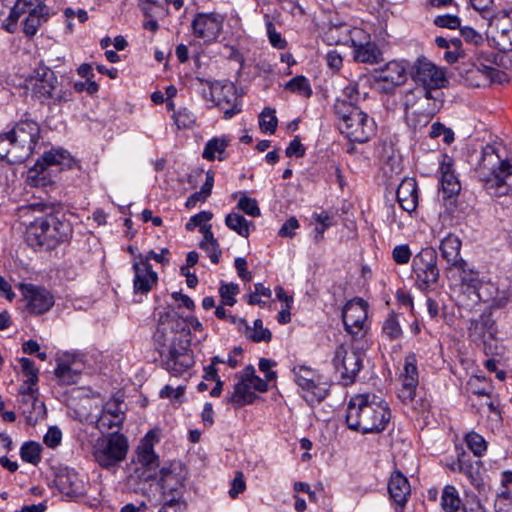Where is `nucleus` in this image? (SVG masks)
<instances>
[{
  "mask_svg": "<svg viewBox=\"0 0 512 512\" xmlns=\"http://www.w3.org/2000/svg\"><path fill=\"white\" fill-rule=\"evenodd\" d=\"M157 320L153 341L159 352L162 367L172 376H182L194 365L186 321L173 309L163 308L155 313Z\"/></svg>",
  "mask_w": 512,
  "mask_h": 512,
  "instance_id": "1",
  "label": "nucleus"
},
{
  "mask_svg": "<svg viewBox=\"0 0 512 512\" xmlns=\"http://www.w3.org/2000/svg\"><path fill=\"white\" fill-rule=\"evenodd\" d=\"M21 212L34 218L26 227V241L31 247L54 248L72 236L71 224L53 214L46 203H31L22 207Z\"/></svg>",
  "mask_w": 512,
  "mask_h": 512,
  "instance_id": "2",
  "label": "nucleus"
},
{
  "mask_svg": "<svg viewBox=\"0 0 512 512\" xmlns=\"http://www.w3.org/2000/svg\"><path fill=\"white\" fill-rule=\"evenodd\" d=\"M387 403L374 393H361L351 397L346 410V423L362 434L382 432L389 423Z\"/></svg>",
  "mask_w": 512,
  "mask_h": 512,
  "instance_id": "3",
  "label": "nucleus"
},
{
  "mask_svg": "<svg viewBox=\"0 0 512 512\" xmlns=\"http://www.w3.org/2000/svg\"><path fill=\"white\" fill-rule=\"evenodd\" d=\"M40 138L39 125L30 119L18 122L14 128L0 135V158L9 163H21L34 151Z\"/></svg>",
  "mask_w": 512,
  "mask_h": 512,
  "instance_id": "4",
  "label": "nucleus"
},
{
  "mask_svg": "<svg viewBox=\"0 0 512 512\" xmlns=\"http://www.w3.org/2000/svg\"><path fill=\"white\" fill-rule=\"evenodd\" d=\"M478 174L490 195L500 197L512 193V164L502 160L494 147L483 150Z\"/></svg>",
  "mask_w": 512,
  "mask_h": 512,
  "instance_id": "5",
  "label": "nucleus"
},
{
  "mask_svg": "<svg viewBox=\"0 0 512 512\" xmlns=\"http://www.w3.org/2000/svg\"><path fill=\"white\" fill-rule=\"evenodd\" d=\"M334 109L339 129L350 141L364 143L374 135V120L358 106L345 99H337Z\"/></svg>",
  "mask_w": 512,
  "mask_h": 512,
  "instance_id": "6",
  "label": "nucleus"
},
{
  "mask_svg": "<svg viewBox=\"0 0 512 512\" xmlns=\"http://www.w3.org/2000/svg\"><path fill=\"white\" fill-rule=\"evenodd\" d=\"M204 99L214 103L222 112L225 119H231L240 113L241 102L232 83L198 79Z\"/></svg>",
  "mask_w": 512,
  "mask_h": 512,
  "instance_id": "7",
  "label": "nucleus"
},
{
  "mask_svg": "<svg viewBox=\"0 0 512 512\" xmlns=\"http://www.w3.org/2000/svg\"><path fill=\"white\" fill-rule=\"evenodd\" d=\"M367 340L354 341L351 348L340 345L335 350L334 367L344 385L352 384L362 368L363 351L368 348Z\"/></svg>",
  "mask_w": 512,
  "mask_h": 512,
  "instance_id": "8",
  "label": "nucleus"
},
{
  "mask_svg": "<svg viewBox=\"0 0 512 512\" xmlns=\"http://www.w3.org/2000/svg\"><path fill=\"white\" fill-rule=\"evenodd\" d=\"M401 104L406 114L434 116L443 105V92L440 90L430 91L424 87L414 86L404 92Z\"/></svg>",
  "mask_w": 512,
  "mask_h": 512,
  "instance_id": "9",
  "label": "nucleus"
},
{
  "mask_svg": "<svg viewBox=\"0 0 512 512\" xmlns=\"http://www.w3.org/2000/svg\"><path fill=\"white\" fill-rule=\"evenodd\" d=\"M127 439L117 432L98 438L93 444L92 454L95 461L109 469L122 462L128 452Z\"/></svg>",
  "mask_w": 512,
  "mask_h": 512,
  "instance_id": "10",
  "label": "nucleus"
},
{
  "mask_svg": "<svg viewBox=\"0 0 512 512\" xmlns=\"http://www.w3.org/2000/svg\"><path fill=\"white\" fill-rule=\"evenodd\" d=\"M32 93L40 102L53 99L54 103L66 101V92L55 94L57 77L54 72L44 65H39L30 77Z\"/></svg>",
  "mask_w": 512,
  "mask_h": 512,
  "instance_id": "11",
  "label": "nucleus"
},
{
  "mask_svg": "<svg viewBox=\"0 0 512 512\" xmlns=\"http://www.w3.org/2000/svg\"><path fill=\"white\" fill-rule=\"evenodd\" d=\"M293 373L296 383L304 391V398L308 402H320L326 397L328 383L319 373L306 366L294 367Z\"/></svg>",
  "mask_w": 512,
  "mask_h": 512,
  "instance_id": "12",
  "label": "nucleus"
},
{
  "mask_svg": "<svg viewBox=\"0 0 512 512\" xmlns=\"http://www.w3.org/2000/svg\"><path fill=\"white\" fill-rule=\"evenodd\" d=\"M23 10L22 33L28 39H33L41 26L50 19V8L38 0H21Z\"/></svg>",
  "mask_w": 512,
  "mask_h": 512,
  "instance_id": "13",
  "label": "nucleus"
},
{
  "mask_svg": "<svg viewBox=\"0 0 512 512\" xmlns=\"http://www.w3.org/2000/svg\"><path fill=\"white\" fill-rule=\"evenodd\" d=\"M346 331L356 337L354 341L366 340L367 303L362 299L349 301L342 311Z\"/></svg>",
  "mask_w": 512,
  "mask_h": 512,
  "instance_id": "14",
  "label": "nucleus"
},
{
  "mask_svg": "<svg viewBox=\"0 0 512 512\" xmlns=\"http://www.w3.org/2000/svg\"><path fill=\"white\" fill-rule=\"evenodd\" d=\"M452 276H458L460 279V282L455 284L452 289L456 304L465 309L474 308L479 303L477 274L467 268L462 274L454 273Z\"/></svg>",
  "mask_w": 512,
  "mask_h": 512,
  "instance_id": "15",
  "label": "nucleus"
},
{
  "mask_svg": "<svg viewBox=\"0 0 512 512\" xmlns=\"http://www.w3.org/2000/svg\"><path fill=\"white\" fill-rule=\"evenodd\" d=\"M25 308L30 314L40 315L49 311L55 303L54 296L45 287L30 283L19 285Z\"/></svg>",
  "mask_w": 512,
  "mask_h": 512,
  "instance_id": "16",
  "label": "nucleus"
},
{
  "mask_svg": "<svg viewBox=\"0 0 512 512\" xmlns=\"http://www.w3.org/2000/svg\"><path fill=\"white\" fill-rule=\"evenodd\" d=\"M223 21V17L217 13H197L191 23L193 35L211 43L221 34Z\"/></svg>",
  "mask_w": 512,
  "mask_h": 512,
  "instance_id": "17",
  "label": "nucleus"
},
{
  "mask_svg": "<svg viewBox=\"0 0 512 512\" xmlns=\"http://www.w3.org/2000/svg\"><path fill=\"white\" fill-rule=\"evenodd\" d=\"M413 270L425 287L435 284L439 278L436 251L430 247L422 249L414 258Z\"/></svg>",
  "mask_w": 512,
  "mask_h": 512,
  "instance_id": "18",
  "label": "nucleus"
},
{
  "mask_svg": "<svg viewBox=\"0 0 512 512\" xmlns=\"http://www.w3.org/2000/svg\"><path fill=\"white\" fill-rule=\"evenodd\" d=\"M413 80L416 86L427 88L430 91H441L447 82L444 72L426 60H418L415 64Z\"/></svg>",
  "mask_w": 512,
  "mask_h": 512,
  "instance_id": "19",
  "label": "nucleus"
},
{
  "mask_svg": "<svg viewBox=\"0 0 512 512\" xmlns=\"http://www.w3.org/2000/svg\"><path fill=\"white\" fill-rule=\"evenodd\" d=\"M461 246L460 238L454 234H448L441 240L439 249L451 275L454 273L462 274L468 268L466 261L460 255Z\"/></svg>",
  "mask_w": 512,
  "mask_h": 512,
  "instance_id": "20",
  "label": "nucleus"
},
{
  "mask_svg": "<svg viewBox=\"0 0 512 512\" xmlns=\"http://www.w3.org/2000/svg\"><path fill=\"white\" fill-rule=\"evenodd\" d=\"M468 332L474 341H481L484 344L486 353L494 352L496 346L493 347L491 342L495 340L498 330L490 314H482L478 319L470 320Z\"/></svg>",
  "mask_w": 512,
  "mask_h": 512,
  "instance_id": "21",
  "label": "nucleus"
},
{
  "mask_svg": "<svg viewBox=\"0 0 512 512\" xmlns=\"http://www.w3.org/2000/svg\"><path fill=\"white\" fill-rule=\"evenodd\" d=\"M497 54L493 51L478 53L476 58V69L472 73L480 74L481 81L477 86H485L491 83H501L505 80V73L496 68Z\"/></svg>",
  "mask_w": 512,
  "mask_h": 512,
  "instance_id": "22",
  "label": "nucleus"
},
{
  "mask_svg": "<svg viewBox=\"0 0 512 512\" xmlns=\"http://www.w3.org/2000/svg\"><path fill=\"white\" fill-rule=\"evenodd\" d=\"M150 433H148L141 445L137 449V467L139 479L141 481H148L157 475L159 467L158 456L154 453L153 444L150 441Z\"/></svg>",
  "mask_w": 512,
  "mask_h": 512,
  "instance_id": "23",
  "label": "nucleus"
},
{
  "mask_svg": "<svg viewBox=\"0 0 512 512\" xmlns=\"http://www.w3.org/2000/svg\"><path fill=\"white\" fill-rule=\"evenodd\" d=\"M68 153L64 150H55L45 152L40 160H38L35 165L29 169L28 171V182L31 185L38 186L43 184V180L45 176L41 175L45 172V170L52 165H61L65 160L68 159Z\"/></svg>",
  "mask_w": 512,
  "mask_h": 512,
  "instance_id": "24",
  "label": "nucleus"
},
{
  "mask_svg": "<svg viewBox=\"0 0 512 512\" xmlns=\"http://www.w3.org/2000/svg\"><path fill=\"white\" fill-rule=\"evenodd\" d=\"M134 280L133 287L135 293L147 294L157 284V273L152 270L147 260H135L133 263Z\"/></svg>",
  "mask_w": 512,
  "mask_h": 512,
  "instance_id": "25",
  "label": "nucleus"
},
{
  "mask_svg": "<svg viewBox=\"0 0 512 512\" xmlns=\"http://www.w3.org/2000/svg\"><path fill=\"white\" fill-rule=\"evenodd\" d=\"M56 486L62 494L68 497L79 496L84 490V483L79 474L69 468H64L57 474Z\"/></svg>",
  "mask_w": 512,
  "mask_h": 512,
  "instance_id": "26",
  "label": "nucleus"
},
{
  "mask_svg": "<svg viewBox=\"0 0 512 512\" xmlns=\"http://www.w3.org/2000/svg\"><path fill=\"white\" fill-rule=\"evenodd\" d=\"M397 201L401 208L411 213L418 205V187L414 178H405L398 186Z\"/></svg>",
  "mask_w": 512,
  "mask_h": 512,
  "instance_id": "27",
  "label": "nucleus"
},
{
  "mask_svg": "<svg viewBox=\"0 0 512 512\" xmlns=\"http://www.w3.org/2000/svg\"><path fill=\"white\" fill-rule=\"evenodd\" d=\"M390 498L400 507H403L411 493L408 479L398 470L394 471L388 482Z\"/></svg>",
  "mask_w": 512,
  "mask_h": 512,
  "instance_id": "28",
  "label": "nucleus"
},
{
  "mask_svg": "<svg viewBox=\"0 0 512 512\" xmlns=\"http://www.w3.org/2000/svg\"><path fill=\"white\" fill-rule=\"evenodd\" d=\"M236 377L238 381L234 385L233 392L227 396L226 401L236 407L252 403L256 395L252 390L249 380L244 379V369Z\"/></svg>",
  "mask_w": 512,
  "mask_h": 512,
  "instance_id": "29",
  "label": "nucleus"
},
{
  "mask_svg": "<svg viewBox=\"0 0 512 512\" xmlns=\"http://www.w3.org/2000/svg\"><path fill=\"white\" fill-rule=\"evenodd\" d=\"M479 302L488 303L493 308H502L508 302V296L504 290H499L496 284L492 282H482L478 284Z\"/></svg>",
  "mask_w": 512,
  "mask_h": 512,
  "instance_id": "30",
  "label": "nucleus"
},
{
  "mask_svg": "<svg viewBox=\"0 0 512 512\" xmlns=\"http://www.w3.org/2000/svg\"><path fill=\"white\" fill-rule=\"evenodd\" d=\"M82 372V364L75 359L58 360L55 376L64 385L76 384Z\"/></svg>",
  "mask_w": 512,
  "mask_h": 512,
  "instance_id": "31",
  "label": "nucleus"
},
{
  "mask_svg": "<svg viewBox=\"0 0 512 512\" xmlns=\"http://www.w3.org/2000/svg\"><path fill=\"white\" fill-rule=\"evenodd\" d=\"M19 407L29 423H36L46 415V408L39 394H30L19 398Z\"/></svg>",
  "mask_w": 512,
  "mask_h": 512,
  "instance_id": "32",
  "label": "nucleus"
},
{
  "mask_svg": "<svg viewBox=\"0 0 512 512\" xmlns=\"http://www.w3.org/2000/svg\"><path fill=\"white\" fill-rule=\"evenodd\" d=\"M500 488L495 499L496 512H512V471L501 473Z\"/></svg>",
  "mask_w": 512,
  "mask_h": 512,
  "instance_id": "33",
  "label": "nucleus"
},
{
  "mask_svg": "<svg viewBox=\"0 0 512 512\" xmlns=\"http://www.w3.org/2000/svg\"><path fill=\"white\" fill-rule=\"evenodd\" d=\"M440 173V182L443 194L448 198L457 195L461 190V185L453 170V163L451 159L448 158L447 161L444 160L441 163Z\"/></svg>",
  "mask_w": 512,
  "mask_h": 512,
  "instance_id": "34",
  "label": "nucleus"
},
{
  "mask_svg": "<svg viewBox=\"0 0 512 512\" xmlns=\"http://www.w3.org/2000/svg\"><path fill=\"white\" fill-rule=\"evenodd\" d=\"M354 47V58L361 63L376 64L382 61V52L375 43H357L352 40Z\"/></svg>",
  "mask_w": 512,
  "mask_h": 512,
  "instance_id": "35",
  "label": "nucleus"
},
{
  "mask_svg": "<svg viewBox=\"0 0 512 512\" xmlns=\"http://www.w3.org/2000/svg\"><path fill=\"white\" fill-rule=\"evenodd\" d=\"M406 65L401 61L388 62L379 72V79L400 85L406 80Z\"/></svg>",
  "mask_w": 512,
  "mask_h": 512,
  "instance_id": "36",
  "label": "nucleus"
},
{
  "mask_svg": "<svg viewBox=\"0 0 512 512\" xmlns=\"http://www.w3.org/2000/svg\"><path fill=\"white\" fill-rule=\"evenodd\" d=\"M462 466L461 473L467 477L470 483L475 487H481L483 485L481 461L472 460L468 455L462 453Z\"/></svg>",
  "mask_w": 512,
  "mask_h": 512,
  "instance_id": "37",
  "label": "nucleus"
},
{
  "mask_svg": "<svg viewBox=\"0 0 512 512\" xmlns=\"http://www.w3.org/2000/svg\"><path fill=\"white\" fill-rule=\"evenodd\" d=\"M442 512H462L463 504L457 489L452 485H446L441 495Z\"/></svg>",
  "mask_w": 512,
  "mask_h": 512,
  "instance_id": "38",
  "label": "nucleus"
},
{
  "mask_svg": "<svg viewBox=\"0 0 512 512\" xmlns=\"http://www.w3.org/2000/svg\"><path fill=\"white\" fill-rule=\"evenodd\" d=\"M228 146V140L225 137H215L210 139L203 150L202 157L208 161L218 159L224 160L225 150Z\"/></svg>",
  "mask_w": 512,
  "mask_h": 512,
  "instance_id": "39",
  "label": "nucleus"
},
{
  "mask_svg": "<svg viewBox=\"0 0 512 512\" xmlns=\"http://www.w3.org/2000/svg\"><path fill=\"white\" fill-rule=\"evenodd\" d=\"M244 326L245 335L247 338L254 342H269L271 340V332L263 327V322L260 319L254 321V326L251 328L248 326L246 320L239 319V327Z\"/></svg>",
  "mask_w": 512,
  "mask_h": 512,
  "instance_id": "40",
  "label": "nucleus"
},
{
  "mask_svg": "<svg viewBox=\"0 0 512 512\" xmlns=\"http://www.w3.org/2000/svg\"><path fill=\"white\" fill-rule=\"evenodd\" d=\"M403 331L399 321V315L390 313L382 324V336L390 341L398 340L402 337Z\"/></svg>",
  "mask_w": 512,
  "mask_h": 512,
  "instance_id": "41",
  "label": "nucleus"
},
{
  "mask_svg": "<svg viewBox=\"0 0 512 512\" xmlns=\"http://www.w3.org/2000/svg\"><path fill=\"white\" fill-rule=\"evenodd\" d=\"M226 226L235 231L238 235L247 238L250 233V224L242 215L238 213H229L225 218Z\"/></svg>",
  "mask_w": 512,
  "mask_h": 512,
  "instance_id": "42",
  "label": "nucleus"
},
{
  "mask_svg": "<svg viewBox=\"0 0 512 512\" xmlns=\"http://www.w3.org/2000/svg\"><path fill=\"white\" fill-rule=\"evenodd\" d=\"M160 483L164 494L177 492L182 487L181 478L167 468L160 470Z\"/></svg>",
  "mask_w": 512,
  "mask_h": 512,
  "instance_id": "43",
  "label": "nucleus"
},
{
  "mask_svg": "<svg viewBox=\"0 0 512 512\" xmlns=\"http://www.w3.org/2000/svg\"><path fill=\"white\" fill-rule=\"evenodd\" d=\"M401 382H407L418 385V369L415 354H409L405 357L404 373L401 375Z\"/></svg>",
  "mask_w": 512,
  "mask_h": 512,
  "instance_id": "44",
  "label": "nucleus"
},
{
  "mask_svg": "<svg viewBox=\"0 0 512 512\" xmlns=\"http://www.w3.org/2000/svg\"><path fill=\"white\" fill-rule=\"evenodd\" d=\"M21 5V0H17L11 8L8 17L2 22V28L10 34L17 32L18 21L23 16Z\"/></svg>",
  "mask_w": 512,
  "mask_h": 512,
  "instance_id": "45",
  "label": "nucleus"
},
{
  "mask_svg": "<svg viewBox=\"0 0 512 512\" xmlns=\"http://www.w3.org/2000/svg\"><path fill=\"white\" fill-rule=\"evenodd\" d=\"M277 122L275 110L269 107L265 108L259 115V126L264 133L274 134L277 128Z\"/></svg>",
  "mask_w": 512,
  "mask_h": 512,
  "instance_id": "46",
  "label": "nucleus"
},
{
  "mask_svg": "<svg viewBox=\"0 0 512 512\" xmlns=\"http://www.w3.org/2000/svg\"><path fill=\"white\" fill-rule=\"evenodd\" d=\"M23 461L36 465L41 460V446L35 442L25 443L20 450Z\"/></svg>",
  "mask_w": 512,
  "mask_h": 512,
  "instance_id": "47",
  "label": "nucleus"
},
{
  "mask_svg": "<svg viewBox=\"0 0 512 512\" xmlns=\"http://www.w3.org/2000/svg\"><path fill=\"white\" fill-rule=\"evenodd\" d=\"M465 442L467 447L473 452L475 456L480 457L487 450V442L481 435L475 432L468 433L465 436Z\"/></svg>",
  "mask_w": 512,
  "mask_h": 512,
  "instance_id": "48",
  "label": "nucleus"
},
{
  "mask_svg": "<svg viewBox=\"0 0 512 512\" xmlns=\"http://www.w3.org/2000/svg\"><path fill=\"white\" fill-rule=\"evenodd\" d=\"M285 88L304 97H310L312 93L309 81L304 76H296L292 78L286 84Z\"/></svg>",
  "mask_w": 512,
  "mask_h": 512,
  "instance_id": "49",
  "label": "nucleus"
},
{
  "mask_svg": "<svg viewBox=\"0 0 512 512\" xmlns=\"http://www.w3.org/2000/svg\"><path fill=\"white\" fill-rule=\"evenodd\" d=\"M244 379L249 380L253 392L258 391L263 393L268 390L267 381L257 376L255 368L251 365L244 368Z\"/></svg>",
  "mask_w": 512,
  "mask_h": 512,
  "instance_id": "50",
  "label": "nucleus"
},
{
  "mask_svg": "<svg viewBox=\"0 0 512 512\" xmlns=\"http://www.w3.org/2000/svg\"><path fill=\"white\" fill-rule=\"evenodd\" d=\"M173 120L177 129L191 128L195 123V115L187 108H181L173 114Z\"/></svg>",
  "mask_w": 512,
  "mask_h": 512,
  "instance_id": "51",
  "label": "nucleus"
},
{
  "mask_svg": "<svg viewBox=\"0 0 512 512\" xmlns=\"http://www.w3.org/2000/svg\"><path fill=\"white\" fill-rule=\"evenodd\" d=\"M312 218L318 223L314 229V240L319 242L323 238V233L328 229L331 223V217L327 212L313 213Z\"/></svg>",
  "mask_w": 512,
  "mask_h": 512,
  "instance_id": "52",
  "label": "nucleus"
},
{
  "mask_svg": "<svg viewBox=\"0 0 512 512\" xmlns=\"http://www.w3.org/2000/svg\"><path fill=\"white\" fill-rule=\"evenodd\" d=\"M124 419L118 415H111L102 413L97 419L96 426L99 430H111L113 428H120Z\"/></svg>",
  "mask_w": 512,
  "mask_h": 512,
  "instance_id": "53",
  "label": "nucleus"
},
{
  "mask_svg": "<svg viewBox=\"0 0 512 512\" xmlns=\"http://www.w3.org/2000/svg\"><path fill=\"white\" fill-rule=\"evenodd\" d=\"M239 291V287L235 283L222 284L219 288V294L223 305L233 306L236 303L235 296Z\"/></svg>",
  "mask_w": 512,
  "mask_h": 512,
  "instance_id": "54",
  "label": "nucleus"
},
{
  "mask_svg": "<svg viewBox=\"0 0 512 512\" xmlns=\"http://www.w3.org/2000/svg\"><path fill=\"white\" fill-rule=\"evenodd\" d=\"M237 207L252 217H258L261 213L257 201L245 195L240 198Z\"/></svg>",
  "mask_w": 512,
  "mask_h": 512,
  "instance_id": "55",
  "label": "nucleus"
},
{
  "mask_svg": "<svg viewBox=\"0 0 512 512\" xmlns=\"http://www.w3.org/2000/svg\"><path fill=\"white\" fill-rule=\"evenodd\" d=\"M411 255L412 253L408 244L397 245L392 251V258L399 265L407 264L410 261Z\"/></svg>",
  "mask_w": 512,
  "mask_h": 512,
  "instance_id": "56",
  "label": "nucleus"
},
{
  "mask_svg": "<svg viewBox=\"0 0 512 512\" xmlns=\"http://www.w3.org/2000/svg\"><path fill=\"white\" fill-rule=\"evenodd\" d=\"M213 217V214L209 211H201L190 218V220L186 223V230L192 231L196 227L201 228V226L206 225L208 221H210Z\"/></svg>",
  "mask_w": 512,
  "mask_h": 512,
  "instance_id": "57",
  "label": "nucleus"
},
{
  "mask_svg": "<svg viewBox=\"0 0 512 512\" xmlns=\"http://www.w3.org/2000/svg\"><path fill=\"white\" fill-rule=\"evenodd\" d=\"M267 35L269 42L274 48L284 49L287 46V42L284 38H282L281 34L276 31V28L272 22H267Z\"/></svg>",
  "mask_w": 512,
  "mask_h": 512,
  "instance_id": "58",
  "label": "nucleus"
},
{
  "mask_svg": "<svg viewBox=\"0 0 512 512\" xmlns=\"http://www.w3.org/2000/svg\"><path fill=\"white\" fill-rule=\"evenodd\" d=\"M64 16L66 18V27L69 32L73 31V24L71 20L74 17L77 18L80 23H84L88 20V13L84 9H78L77 11H74L72 8H66L64 10Z\"/></svg>",
  "mask_w": 512,
  "mask_h": 512,
  "instance_id": "59",
  "label": "nucleus"
},
{
  "mask_svg": "<svg viewBox=\"0 0 512 512\" xmlns=\"http://www.w3.org/2000/svg\"><path fill=\"white\" fill-rule=\"evenodd\" d=\"M22 373L28 380L38 381V369L35 367L34 362L29 358H21L19 360Z\"/></svg>",
  "mask_w": 512,
  "mask_h": 512,
  "instance_id": "60",
  "label": "nucleus"
},
{
  "mask_svg": "<svg viewBox=\"0 0 512 512\" xmlns=\"http://www.w3.org/2000/svg\"><path fill=\"white\" fill-rule=\"evenodd\" d=\"M460 19L455 15H440L437 16L434 20L435 25L438 27L455 29L460 26Z\"/></svg>",
  "mask_w": 512,
  "mask_h": 512,
  "instance_id": "61",
  "label": "nucleus"
},
{
  "mask_svg": "<svg viewBox=\"0 0 512 512\" xmlns=\"http://www.w3.org/2000/svg\"><path fill=\"white\" fill-rule=\"evenodd\" d=\"M246 489V483L242 472H237L234 477L231 487L229 489V496L235 499L240 493H243Z\"/></svg>",
  "mask_w": 512,
  "mask_h": 512,
  "instance_id": "62",
  "label": "nucleus"
},
{
  "mask_svg": "<svg viewBox=\"0 0 512 512\" xmlns=\"http://www.w3.org/2000/svg\"><path fill=\"white\" fill-rule=\"evenodd\" d=\"M61 440L62 433L57 427H50L44 436V443L50 448L60 445Z\"/></svg>",
  "mask_w": 512,
  "mask_h": 512,
  "instance_id": "63",
  "label": "nucleus"
},
{
  "mask_svg": "<svg viewBox=\"0 0 512 512\" xmlns=\"http://www.w3.org/2000/svg\"><path fill=\"white\" fill-rule=\"evenodd\" d=\"M185 509L184 503H182L176 497H172L167 500L164 505L161 507L159 512H183Z\"/></svg>",
  "mask_w": 512,
  "mask_h": 512,
  "instance_id": "64",
  "label": "nucleus"
}]
</instances>
